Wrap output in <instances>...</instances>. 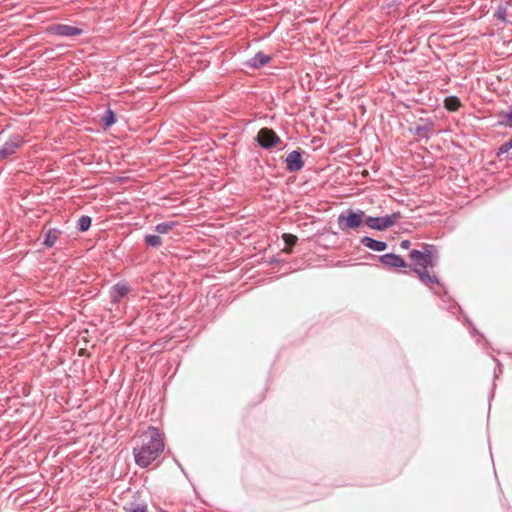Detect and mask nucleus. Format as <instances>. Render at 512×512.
<instances>
[{"mask_svg": "<svg viewBox=\"0 0 512 512\" xmlns=\"http://www.w3.org/2000/svg\"><path fill=\"white\" fill-rule=\"evenodd\" d=\"M271 60V55L259 51L251 59L245 62V66L252 69H259L268 64Z\"/></svg>", "mask_w": 512, "mask_h": 512, "instance_id": "obj_10", "label": "nucleus"}, {"mask_svg": "<svg viewBox=\"0 0 512 512\" xmlns=\"http://www.w3.org/2000/svg\"><path fill=\"white\" fill-rule=\"evenodd\" d=\"M176 226V222L174 221H167L158 223L155 226V231L159 234H167L169 231H171Z\"/></svg>", "mask_w": 512, "mask_h": 512, "instance_id": "obj_17", "label": "nucleus"}, {"mask_svg": "<svg viewBox=\"0 0 512 512\" xmlns=\"http://www.w3.org/2000/svg\"><path fill=\"white\" fill-rule=\"evenodd\" d=\"M283 240L288 246H293L297 242V237L293 234L285 233L283 234Z\"/></svg>", "mask_w": 512, "mask_h": 512, "instance_id": "obj_23", "label": "nucleus"}, {"mask_svg": "<svg viewBox=\"0 0 512 512\" xmlns=\"http://www.w3.org/2000/svg\"><path fill=\"white\" fill-rule=\"evenodd\" d=\"M410 246H411V243H410V241H409V240H402V241L400 242V247H401L402 249H409V248H410Z\"/></svg>", "mask_w": 512, "mask_h": 512, "instance_id": "obj_25", "label": "nucleus"}, {"mask_svg": "<svg viewBox=\"0 0 512 512\" xmlns=\"http://www.w3.org/2000/svg\"><path fill=\"white\" fill-rule=\"evenodd\" d=\"M379 261L386 267L389 268H403L407 267V263L404 259L394 253H387L379 256Z\"/></svg>", "mask_w": 512, "mask_h": 512, "instance_id": "obj_9", "label": "nucleus"}, {"mask_svg": "<svg viewBox=\"0 0 512 512\" xmlns=\"http://www.w3.org/2000/svg\"><path fill=\"white\" fill-rule=\"evenodd\" d=\"M126 512H147V504L143 501H132L124 507Z\"/></svg>", "mask_w": 512, "mask_h": 512, "instance_id": "obj_15", "label": "nucleus"}, {"mask_svg": "<svg viewBox=\"0 0 512 512\" xmlns=\"http://www.w3.org/2000/svg\"><path fill=\"white\" fill-rule=\"evenodd\" d=\"M410 261L413 265L412 270L417 274L421 283L431 287L440 285L438 277L429 271L438 264V254L433 245L425 244L423 250L413 249L409 253Z\"/></svg>", "mask_w": 512, "mask_h": 512, "instance_id": "obj_2", "label": "nucleus"}, {"mask_svg": "<svg viewBox=\"0 0 512 512\" xmlns=\"http://www.w3.org/2000/svg\"><path fill=\"white\" fill-rule=\"evenodd\" d=\"M460 106L461 102L456 96H449L444 100V107L449 111H456Z\"/></svg>", "mask_w": 512, "mask_h": 512, "instance_id": "obj_16", "label": "nucleus"}, {"mask_svg": "<svg viewBox=\"0 0 512 512\" xmlns=\"http://www.w3.org/2000/svg\"><path fill=\"white\" fill-rule=\"evenodd\" d=\"M165 449L164 433L153 426H149L136 436L133 447V456L137 466L149 467L157 460Z\"/></svg>", "mask_w": 512, "mask_h": 512, "instance_id": "obj_1", "label": "nucleus"}, {"mask_svg": "<svg viewBox=\"0 0 512 512\" xmlns=\"http://www.w3.org/2000/svg\"><path fill=\"white\" fill-rule=\"evenodd\" d=\"M103 121L105 127H110L116 122L115 113L111 109L106 110Z\"/></svg>", "mask_w": 512, "mask_h": 512, "instance_id": "obj_20", "label": "nucleus"}, {"mask_svg": "<svg viewBox=\"0 0 512 512\" xmlns=\"http://www.w3.org/2000/svg\"><path fill=\"white\" fill-rule=\"evenodd\" d=\"M401 217L399 212L392 213L391 215L380 217H367L365 220L366 225L375 230L383 231L393 226L396 221Z\"/></svg>", "mask_w": 512, "mask_h": 512, "instance_id": "obj_4", "label": "nucleus"}, {"mask_svg": "<svg viewBox=\"0 0 512 512\" xmlns=\"http://www.w3.org/2000/svg\"><path fill=\"white\" fill-rule=\"evenodd\" d=\"M47 33L51 35L61 36V37H75L79 36L83 33L81 28L67 25V24H58L54 23L49 25L46 28Z\"/></svg>", "mask_w": 512, "mask_h": 512, "instance_id": "obj_6", "label": "nucleus"}, {"mask_svg": "<svg viewBox=\"0 0 512 512\" xmlns=\"http://www.w3.org/2000/svg\"><path fill=\"white\" fill-rule=\"evenodd\" d=\"M144 243L150 247H159L162 245V238L158 235L149 234L144 237Z\"/></svg>", "mask_w": 512, "mask_h": 512, "instance_id": "obj_18", "label": "nucleus"}, {"mask_svg": "<svg viewBox=\"0 0 512 512\" xmlns=\"http://www.w3.org/2000/svg\"><path fill=\"white\" fill-rule=\"evenodd\" d=\"M495 18L497 20H500L502 22H506V16H507V10L505 7H499L495 14H494Z\"/></svg>", "mask_w": 512, "mask_h": 512, "instance_id": "obj_22", "label": "nucleus"}, {"mask_svg": "<svg viewBox=\"0 0 512 512\" xmlns=\"http://www.w3.org/2000/svg\"><path fill=\"white\" fill-rule=\"evenodd\" d=\"M498 123L501 126L512 128V106L507 111L499 112Z\"/></svg>", "mask_w": 512, "mask_h": 512, "instance_id": "obj_14", "label": "nucleus"}, {"mask_svg": "<svg viewBox=\"0 0 512 512\" xmlns=\"http://www.w3.org/2000/svg\"><path fill=\"white\" fill-rule=\"evenodd\" d=\"M512 148V140L503 143L497 152V156L507 153Z\"/></svg>", "mask_w": 512, "mask_h": 512, "instance_id": "obj_24", "label": "nucleus"}, {"mask_svg": "<svg viewBox=\"0 0 512 512\" xmlns=\"http://www.w3.org/2000/svg\"><path fill=\"white\" fill-rule=\"evenodd\" d=\"M361 244L373 251H384L387 248V243L380 240H375L371 237L364 236L360 240Z\"/></svg>", "mask_w": 512, "mask_h": 512, "instance_id": "obj_12", "label": "nucleus"}, {"mask_svg": "<svg viewBox=\"0 0 512 512\" xmlns=\"http://www.w3.org/2000/svg\"><path fill=\"white\" fill-rule=\"evenodd\" d=\"M23 144L24 140L22 136H11L0 148V161L7 159L11 155L15 154Z\"/></svg>", "mask_w": 512, "mask_h": 512, "instance_id": "obj_7", "label": "nucleus"}, {"mask_svg": "<svg viewBox=\"0 0 512 512\" xmlns=\"http://www.w3.org/2000/svg\"><path fill=\"white\" fill-rule=\"evenodd\" d=\"M431 131V126L424 125V126H417L415 128V135L418 137H427L428 133Z\"/></svg>", "mask_w": 512, "mask_h": 512, "instance_id": "obj_21", "label": "nucleus"}, {"mask_svg": "<svg viewBox=\"0 0 512 512\" xmlns=\"http://www.w3.org/2000/svg\"><path fill=\"white\" fill-rule=\"evenodd\" d=\"M91 226V218L87 215H82L78 222H77V228L84 232L87 231Z\"/></svg>", "mask_w": 512, "mask_h": 512, "instance_id": "obj_19", "label": "nucleus"}, {"mask_svg": "<svg viewBox=\"0 0 512 512\" xmlns=\"http://www.w3.org/2000/svg\"><path fill=\"white\" fill-rule=\"evenodd\" d=\"M257 142L262 148L271 150L281 143V139L272 129L262 128L257 134Z\"/></svg>", "mask_w": 512, "mask_h": 512, "instance_id": "obj_5", "label": "nucleus"}, {"mask_svg": "<svg viewBox=\"0 0 512 512\" xmlns=\"http://www.w3.org/2000/svg\"><path fill=\"white\" fill-rule=\"evenodd\" d=\"M60 234H61V231L56 228L49 229L45 234L43 244L48 248L53 247L55 245V243L57 242Z\"/></svg>", "mask_w": 512, "mask_h": 512, "instance_id": "obj_13", "label": "nucleus"}, {"mask_svg": "<svg viewBox=\"0 0 512 512\" xmlns=\"http://www.w3.org/2000/svg\"><path fill=\"white\" fill-rule=\"evenodd\" d=\"M301 152L298 150L291 151L286 157V168L289 172H296L303 168Z\"/></svg>", "mask_w": 512, "mask_h": 512, "instance_id": "obj_8", "label": "nucleus"}, {"mask_svg": "<svg viewBox=\"0 0 512 512\" xmlns=\"http://www.w3.org/2000/svg\"><path fill=\"white\" fill-rule=\"evenodd\" d=\"M364 212L362 210H347L346 214L341 213L338 217V226L342 231L355 229L363 223Z\"/></svg>", "mask_w": 512, "mask_h": 512, "instance_id": "obj_3", "label": "nucleus"}, {"mask_svg": "<svg viewBox=\"0 0 512 512\" xmlns=\"http://www.w3.org/2000/svg\"><path fill=\"white\" fill-rule=\"evenodd\" d=\"M130 291V288L125 282H118L110 289V298L112 303H118Z\"/></svg>", "mask_w": 512, "mask_h": 512, "instance_id": "obj_11", "label": "nucleus"}]
</instances>
